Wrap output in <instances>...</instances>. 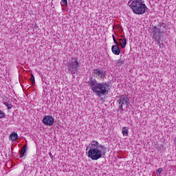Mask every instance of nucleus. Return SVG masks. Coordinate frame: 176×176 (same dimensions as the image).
Masks as SVG:
<instances>
[{"label":"nucleus","instance_id":"f257e3e1","mask_svg":"<svg viewBox=\"0 0 176 176\" xmlns=\"http://www.w3.org/2000/svg\"><path fill=\"white\" fill-rule=\"evenodd\" d=\"M105 149V146L100 144L97 140H92L86 148V151H88L87 152V157L91 160H98L105 156L104 151Z\"/></svg>","mask_w":176,"mask_h":176},{"label":"nucleus","instance_id":"f03ea898","mask_svg":"<svg viewBox=\"0 0 176 176\" xmlns=\"http://www.w3.org/2000/svg\"><path fill=\"white\" fill-rule=\"evenodd\" d=\"M88 85L91 87L93 93L98 96V97H102L107 96L109 91V83L106 82H98L97 80L89 78Z\"/></svg>","mask_w":176,"mask_h":176},{"label":"nucleus","instance_id":"7ed1b4c3","mask_svg":"<svg viewBox=\"0 0 176 176\" xmlns=\"http://www.w3.org/2000/svg\"><path fill=\"white\" fill-rule=\"evenodd\" d=\"M128 6L135 14H144L148 9L142 0H129Z\"/></svg>","mask_w":176,"mask_h":176},{"label":"nucleus","instance_id":"20e7f679","mask_svg":"<svg viewBox=\"0 0 176 176\" xmlns=\"http://www.w3.org/2000/svg\"><path fill=\"white\" fill-rule=\"evenodd\" d=\"M67 67L69 74H71L72 75L77 74L78 69L80 68V64L78 60V58L72 57L70 60L67 62Z\"/></svg>","mask_w":176,"mask_h":176},{"label":"nucleus","instance_id":"39448f33","mask_svg":"<svg viewBox=\"0 0 176 176\" xmlns=\"http://www.w3.org/2000/svg\"><path fill=\"white\" fill-rule=\"evenodd\" d=\"M129 97L126 95H122L120 97L119 104H120V109L123 111V107H127L129 105Z\"/></svg>","mask_w":176,"mask_h":176},{"label":"nucleus","instance_id":"423d86ee","mask_svg":"<svg viewBox=\"0 0 176 176\" xmlns=\"http://www.w3.org/2000/svg\"><path fill=\"white\" fill-rule=\"evenodd\" d=\"M93 74L97 79H104L107 75L105 71H102L100 69H94Z\"/></svg>","mask_w":176,"mask_h":176},{"label":"nucleus","instance_id":"0eeeda50","mask_svg":"<svg viewBox=\"0 0 176 176\" xmlns=\"http://www.w3.org/2000/svg\"><path fill=\"white\" fill-rule=\"evenodd\" d=\"M43 123L45 126H53L54 118L52 116H45L43 119Z\"/></svg>","mask_w":176,"mask_h":176},{"label":"nucleus","instance_id":"6e6552de","mask_svg":"<svg viewBox=\"0 0 176 176\" xmlns=\"http://www.w3.org/2000/svg\"><path fill=\"white\" fill-rule=\"evenodd\" d=\"M2 103L3 104V105H6L8 109H12V108H13L12 101H10V99H9V98H8L7 96L3 97Z\"/></svg>","mask_w":176,"mask_h":176},{"label":"nucleus","instance_id":"1a4fd4ad","mask_svg":"<svg viewBox=\"0 0 176 176\" xmlns=\"http://www.w3.org/2000/svg\"><path fill=\"white\" fill-rule=\"evenodd\" d=\"M111 52L116 56H119L120 54V48L119 47V45H113L111 47Z\"/></svg>","mask_w":176,"mask_h":176},{"label":"nucleus","instance_id":"9d476101","mask_svg":"<svg viewBox=\"0 0 176 176\" xmlns=\"http://www.w3.org/2000/svg\"><path fill=\"white\" fill-rule=\"evenodd\" d=\"M118 41H119L118 45H120L122 49H124V47H126V45H127V41H126V37H123L122 38H118Z\"/></svg>","mask_w":176,"mask_h":176},{"label":"nucleus","instance_id":"9b49d317","mask_svg":"<svg viewBox=\"0 0 176 176\" xmlns=\"http://www.w3.org/2000/svg\"><path fill=\"white\" fill-rule=\"evenodd\" d=\"M18 139L19 135L16 132H12L9 136V140L12 141V142H14V141H16Z\"/></svg>","mask_w":176,"mask_h":176},{"label":"nucleus","instance_id":"f8f14e48","mask_svg":"<svg viewBox=\"0 0 176 176\" xmlns=\"http://www.w3.org/2000/svg\"><path fill=\"white\" fill-rule=\"evenodd\" d=\"M25 156H27V144L23 146L19 157H25Z\"/></svg>","mask_w":176,"mask_h":176},{"label":"nucleus","instance_id":"ddd939ff","mask_svg":"<svg viewBox=\"0 0 176 176\" xmlns=\"http://www.w3.org/2000/svg\"><path fill=\"white\" fill-rule=\"evenodd\" d=\"M122 134L124 137H129V127L123 126L122 129Z\"/></svg>","mask_w":176,"mask_h":176},{"label":"nucleus","instance_id":"4468645a","mask_svg":"<svg viewBox=\"0 0 176 176\" xmlns=\"http://www.w3.org/2000/svg\"><path fill=\"white\" fill-rule=\"evenodd\" d=\"M157 32H158V33L160 32V29L157 28V26H154L153 27V34H154L153 36H155V35H156Z\"/></svg>","mask_w":176,"mask_h":176},{"label":"nucleus","instance_id":"2eb2a0df","mask_svg":"<svg viewBox=\"0 0 176 176\" xmlns=\"http://www.w3.org/2000/svg\"><path fill=\"white\" fill-rule=\"evenodd\" d=\"M123 64H124L123 60L119 59L117 60V63H116L117 67H120L121 65H123Z\"/></svg>","mask_w":176,"mask_h":176},{"label":"nucleus","instance_id":"dca6fc26","mask_svg":"<svg viewBox=\"0 0 176 176\" xmlns=\"http://www.w3.org/2000/svg\"><path fill=\"white\" fill-rule=\"evenodd\" d=\"M161 28H164V29H163V31H167V30H168V26H167V25H166V23H162L161 25Z\"/></svg>","mask_w":176,"mask_h":176},{"label":"nucleus","instance_id":"f3484780","mask_svg":"<svg viewBox=\"0 0 176 176\" xmlns=\"http://www.w3.org/2000/svg\"><path fill=\"white\" fill-rule=\"evenodd\" d=\"M60 3L63 6H65V5L68 4V1L67 0H61Z\"/></svg>","mask_w":176,"mask_h":176},{"label":"nucleus","instance_id":"a211bd4d","mask_svg":"<svg viewBox=\"0 0 176 176\" xmlns=\"http://www.w3.org/2000/svg\"><path fill=\"white\" fill-rule=\"evenodd\" d=\"M6 116L5 113L0 110V119H3V118H6Z\"/></svg>","mask_w":176,"mask_h":176},{"label":"nucleus","instance_id":"6ab92c4d","mask_svg":"<svg viewBox=\"0 0 176 176\" xmlns=\"http://www.w3.org/2000/svg\"><path fill=\"white\" fill-rule=\"evenodd\" d=\"M162 173H163V168H158L157 171V175H160V174H162Z\"/></svg>","mask_w":176,"mask_h":176},{"label":"nucleus","instance_id":"aec40b11","mask_svg":"<svg viewBox=\"0 0 176 176\" xmlns=\"http://www.w3.org/2000/svg\"><path fill=\"white\" fill-rule=\"evenodd\" d=\"M30 82H32V83H35V77H34V74H31Z\"/></svg>","mask_w":176,"mask_h":176},{"label":"nucleus","instance_id":"412c9836","mask_svg":"<svg viewBox=\"0 0 176 176\" xmlns=\"http://www.w3.org/2000/svg\"><path fill=\"white\" fill-rule=\"evenodd\" d=\"M113 40L115 45H119V43L116 41V38H115V35H113Z\"/></svg>","mask_w":176,"mask_h":176},{"label":"nucleus","instance_id":"4be33fe9","mask_svg":"<svg viewBox=\"0 0 176 176\" xmlns=\"http://www.w3.org/2000/svg\"><path fill=\"white\" fill-rule=\"evenodd\" d=\"M156 42H157V45H159L161 49H163V44H160V42L157 40H156Z\"/></svg>","mask_w":176,"mask_h":176},{"label":"nucleus","instance_id":"5701e85b","mask_svg":"<svg viewBox=\"0 0 176 176\" xmlns=\"http://www.w3.org/2000/svg\"><path fill=\"white\" fill-rule=\"evenodd\" d=\"M50 157H51V159H53V155H52V153H50Z\"/></svg>","mask_w":176,"mask_h":176}]
</instances>
